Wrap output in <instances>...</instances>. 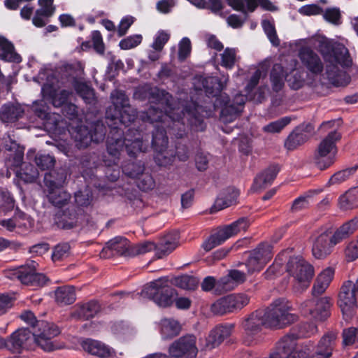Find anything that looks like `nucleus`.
<instances>
[{
    "mask_svg": "<svg viewBox=\"0 0 358 358\" xmlns=\"http://www.w3.org/2000/svg\"><path fill=\"white\" fill-rule=\"evenodd\" d=\"M148 98L150 103L158 106H150L143 117L144 120L154 123L171 120L173 126L169 125V127L173 131L176 127L178 129V132L173 131L177 137H182L185 134L184 119L187 120L193 130L202 131L205 129L206 125L200 115L201 106L192 103L182 109L174 107L173 96L158 87L150 88L148 92Z\"/></svg>",
    "mask_w": 358,
    "mask_h": 358,
    "instance_id": "nucleus-1",
    "label": "nucleus"
},
{
    "mask_svg": "<svg viewBox=\"0 0 358 358\" xmlns=\"http://www.w3.org/2000/svg\"><path fill=\"white\" fill-rule=\"evenodd\" d=\"M358 229V217H355L343 223L332 236L324 232L319 235L313 242L312 247L313 255L319 259H324L329 255L334 247L348 238Z\"/></svg>",
    "mask_w": 358,
    "mask_h": 358,
    "instance_id": "nucleus-2",
    "label": "nucleus"
},
{
    "mask_svg": "<svg viewBox=\"0 0 358 358\" xmlns=\"http://www.w3.org/2000/svg\"><path fill=\"white\" fill-rule=\"evenodd\" d=\"M260 310L264 314L266 328L282 329L297 320L296 315L289 313L292 306L285 298H278L266 308H260Z\"/></svg>",
    "mask_w": 358,
    "mask_h": 358,
    "instance_id": "nucleus-3",
    "label": "nucleus"
},
{
    "mask_svg": "<svg viewBox=\"0 0 358 358\" xmlns=\"http://www.w3.org/2000/svg\"><path fill=\"white\" fill-rule=\"evenodd\" d=\"M155 122L157 123V124H156L155 129L152 131V146L156 152L155 161L159 166H166L173 162L174 155L172 150H167L169 139L166 136V131L165 130L163 124L166 122L169 123L167 127L169 132L171 131L176 138L177 136L173 134V130L171 129V127H169V125L171 127L173 126L172 121L171 120H169L168 121ZM174 132H178V129L177 127L175 129ZM185 135V134L182 136V138ZM178 138H181V137H178Z\"/></svg>",
    "mask_w": 358,
    "mask_h": 358,
    "instance_id": "nucleus-4",
    "label": "nucleus"
},
{
    "mask_svg": "<svg viewBox=\"0 0 358 358\" xmlns=\"http://www.w3.org/2000/svg\"><path fill=\"white\" fill-rule=\"evenodd\" d=\"M286 271L293 278V289L296 292L306 290L314 276V267L301 256L291 257L286 264Z\"/></svg>",
    "mask_w": 358,
    "mask_h": 358,
    "instance_id": "nucleus-5",
    "label": "nucleus"
},
{
    "mask_svg": "<svg viewBox=\"0 0 358 358\" xmlns=\"http://www.w3.org/2000/svg\"><path fill=\"white\" fill-rule=\"evenodd\" d=\"M176 291L171 287L167 277L155 280L144 286L141 292L143 297L152 300L160 307L166 308L173 303Z\"/></svg>",
    "mask_w": 358,
    "mask_h": 358,
    "instance_id": "nucleus-6",
    "label": "nucleus"
},
{
    "mask_svg": "<svg viewBox=\"0 0 358 358\" xmlns=\"http://www.w3.org/2000/svg\"><path fill=\"white\" fill-rule=\"evenodd\" d=\"M61 333L59 327L52 322L45 320L37 322L31 332L34 342L44 352H50L62 348V345L53 338Z\"/></svg>",
    "mask_w": 358,
    "mask_h": 358,
    "instance_id": "nucleus-7",
    "label": "nucleus"
},
{
    "mask_svg": "<svg viewBox=\"0 0 358 358\" xmlns=\"http://www.w3.org/2000/svg\"><path fill=\"white\" fill-rule=\"evenodd\" d=\"M341 136L340 132L334 129L318 145L314 160L320 170L326 169L334 163L337 153L336 143L341 139Z\"/></svg>",
    "mask_w": 358,
    "mask_h": 358,
    "instance_id": "nucleus-8",
    "label": "nucleus"
},
{
    "mask_svg": "<svg viewBox=\"0 0 358 358\" xmlns=\"http://www.w3.org/2000/svg\"><path fill=\"white\" fill-rule=\"evenodd\" d=\"M38 266L35 261H29L24 265L10 270L8 273L11 278L18 280L24 285L41 287L49 280L44 274L37 272Z\"/></svg>",
    "mask_w": 358,
    "mask_h": 358,
    "instance_id": "nucleus-9",
    "label": "nucleus"
},
{
    "mask_svg": "<svg viewBox=\"0 0 358 358\" xmlns=\"http://www.w3.org/2000/svg\"><path fill=\"white\" fill-rule=\"evenodd\" d=\"M333 299L330 296H313L301 305L302 313L307 317L324 321L330 316Z\"/></svg>",
    "mask_w": 358,
    "mask_h": 358,
    "instance_id": "nucleus-10",
    "label": "nucleus"
},
{
    "mask_svg": "<svg viewBox=\"0 0 358 358\" xmlns=\"http://www.w3.org/2000/svg\"><path fill=\"white\" fill-rule=\"evenodd\" d=\"M357 300L358 278L355 283L351 280L345 282L341 288L338 304L346 320H350L354 314Z\"/></svg>",
    "mask_w": 358,
    "mask_h": 358,
    "instance_id": "nucleus-11",
    "label": "nucleus"
},
{
    "mask_svg": "<svg viewBox=\"0 0 358 358\" xmlns=\"http://www.w3.org/2000/svg\"><path fill=\"white\" fill-rule=\"evenodd\" d=\"M196 337L192 334L184 335L174 341L168 352L173 358H195L198 354Z\"/></svg>",
    "mask_w": 358,
    "mask_h": 358,
    "instance_id": "nucleus-12",
    "label": "nucleus"
},
{
    "mask_svg": "<svg viewBox=\"0 0 358 358\" xmlns=\"http://www.w3.org/2000/svg\"><path fill=\"white\" fill-rule=\"evenodd\" d=\"M264 313L258 309L243 319L241 327L243 329V341L246 345H251L255 341L256 336L266 327Z\"/></svg>",
    "mask_w": 358,
    "mask_h": 358,
    "instance_id": "nucleus-13",
    "label": "nucleus"
},
{
    "mask_svg": "<svg viewBox=\"0 0 358 358\" xmlns=\"http://www.w3.org/2000/svg\"><path fill=\"white\" fill-rule=\"evenodd\" d=\"M249 301V297L245 294H229L213 303L211 310L215 315H223L243 308Z\"/></svg>",
    "mask_w": 358,
    "mask_h": 358,
    "instance_id": "nucleus-14",
    "label": "nucleus"
},
{
    "mask_svg": "<svg viewBox=\"0 0 358 358\" xmlns=\"http://www.w3.org/2000/svg\"><path fill=\"white\" fill-rule=\"evenodd\" d=\"M314 131L310 123H303L296 127L287 137L284 146L287 150H296L307 142Z\"/></svg>",
    "mask_w": 358,
    "mask_h": 358,
    "instance_id": "nucleus-15",
    "label": "nucleus"
},
{
    "mask_svg": "<svg viewBox=\"0 0 358 358\" xmlns=\"http://www.w3.org/2000/svg\"><path fill=\"white\" fill-rule=\"evenodd\" d=\"M82 216V210L78 207L72 206L57 213L55 215L54 222L59 229H71L81 224Z\"/></svg>",
    "mask_w": 358,
    "mask_h": 358,
    "instance_id": "nucleus-16",
    "label": "nucleus"
},
{
    "mask_svg": "<svg viewBox=\"0 0 358 358\" xmlns=\"http://www.w3.org/2000/svg\"><path fill=\"white\" fill-rule=\"evenodd\" d=\"M136 117V111L131 106L121 110L108 108L106 113V123L110 129H113L115 126L120 128V125H124L127 127L129 124L135 120Z\"/></svg>",
    "mask_w": 358,
    "mask_h": 358,
    "instance_id": "nucleus-17",
    "label": "nucleus"
},
{
    "mask_svg": "<svg viewBox=\"0 0 358 358\" xmlns=\"http://www.w3.org/2000/svg\"><path fill=\"white\" fill-rule=\"evenodd\" d=\"M7 350L12 353H21L31 346L34 338L29 329H19L8 338Z\"/></svg>",
    "mask_w": 358,
    "mask_h": 358,
    "instance_id": "nucleus-18",
    "label": "nucleus"
},
{
    "mask_svg": "<svg viewBox=\"0 0 358 358\" xmlns=\"http://www.w3.org/2000/svg\"><path fill=\"white\" fill-rule=\"evenodd\" d=\"M124 131L117 126L110 129L107 138V152L113 158V163L116 164L125 148V138H123Z\"/></svg>",
    "mask_w": 358,
    "mask_h": 358,
    "instance_id": "nucleus-19",
    "label": "nucleus"
},
{
    "mask_svg": "<svg viewBox=\"0 0 358 358\" xmlns=\"http://www.w3.org/2000/svg\"><path fill=\"white\" fill-rule=\"evenodd\" d=\"M299 57L302 65L313 76L320 75L324 70V64L320 57L313 50L303 48L300 50Z\"/></svg>",
    "mask_w": 358,
    "mask_h": 358,
    "instance_id": "nucleus-20",
    "label": "nucleus"
},
{
    "mask_svg": "<svg viewBox=\"0 0 358 358\" xmlns=\"http://www.w3.org/2000/svg\"><path fill=\"white\" fill-rule=\"evenodd\" d=\"M338 333L329 331L324 334L315 347L311 358H329L336 345Z\"/></svg>",
    "mask_w": 358,
    "mask_h": 358,
    "instance_id": "nucleus-21",
    "label": "nucleus"
},
{
    "mask_svg": "<svg viewBox=\"0 0 358 358\" xmlns=\"http://www.w3.org/2000/svg\"><path fill=\"white\" fill-rule=\"evenodd\" d=\"M299 336H309V335L301 334L296 336L294 334H287L282 337L276 343L275 349L270 355L271 358H289L296 345Z\"/></svg>",
    "mask_w": 358,
    "mask_h": 358,
    "instance_id": "nucleus-22",
    "label": "nucleus"
},
{
    "mask_svg": "<svg viewBox=\"0 0 358 358\" xmlns=\"http://www.w3.org/2000/svg\"><path fill=\"white\" fill-rule=\"evenodd\" d=\"M235 325L234 324H222L213 329L206 338V348L213 349L218 347L226 338H229Z\"/></svg>",
    "mask_w": 358,
    "mask_h": 358,
    "instance_id": "nucleus-23",
    "label": "nucleus"
},
{
    "mask_svg": "<svg viewBox=\"0 0 358 358\" xmlns=\"http://www.w3.org/2000/svg\"><path fill=\"white\" fill-rule=\"evenodd\" d=\"M226 1L234 10L242 12H245L246 10L252 12L258 6L270 11L277 10V7L269 0H226Z\"/></svg>",
    "mask_w": 358,
    "mask_h": 358,
    "instance_id": "nucleus-24",
    "label": "nucleus"
},
{
    "mask_svg": "<svg viewBox=\"0 0 358 358\" xmlns=\"http://www.w3.org/2000/svg\"><path fill=\"white\" fill-rule=\"evenodd\" d=\"M215 107H221V117L224 121H232L240 115L242 110L240 107L231 102L229 96L227 94H220L216 98L215 103Z\"/></svg>",
    "mask_w": 358,
    "mask_h": 358,
    "instance_id": "nucleus-25",
    "label": "nucleus"
},
{
    "mask_svg": "<svg viewBox=\"0 0 358 358\" xmlns=\"http://www.w3.org/2000/svg\"><path fill=\"white\" fill-rule=\"evenodd\" d=\"M108 251L111 252V255L131 257V246L126 238L117 236L107 242L106 246L101 251V255L105 256L104 253L107 255Z\"/></svg>",
    "mask_w": 358,
    "mask_h": 358,
    "instance_id": "nucleus-26",
    "label": "nucleus"
},
{
    "mask_svg": "<svg viewBox=\"0 0 358 358\" xmlns=\"http://www.w3.org/2000/svg\"><path fill=\"white\" fill-rule=\"evenodd\" d=\"M338 64L333 62L332 59L326 62L325 75L330 84L336 87L345 86L348 83L345 72L340 69Z\"/></svg>",
    "mask_w": 358,
    "mask_h": 358,
    "instance_id": "nucleus-27",
    "label": "nucleus"
},
{
    "mask_svg": "<svg viewBox=\"0 0 358 358\" xmlns=\"http://www.w3.org/2000/svg\"><path fill=\"white\" fill-rule=\"evenodd\" d=\"M238 196L239 191L237 189L234 187L227 188L217 198L214 205L210 209V213H214L236 203Z\"/></svg>",
    "mask_w": 358,
    "mask_h": 358,
    "instance_id": "nucleus-28",
    "label": "nucleus"
},
{
    "mask_svg": "<svg viewBox=\"0 0 358 358\" xmlns=\"http://www.w3.org/2000/svg\"><path fill=\"white\" fill-rule=\"evenodd\" d=\"M81 346L88 353L101 358L108 357L112 353L111 349L108 346L101 341L92 338L83 340L81 343Z\"/></svg>",
    "mask_w": 358,
    "mask_h": 358,
    "instance_id": "nucleus-29",
    "label": "nucleus"
},
{
    "mask_svg": "<svg viewBox=\"0 0 358 358\" xmlns=\"http://www.w3.org/2000/svg\"><path fill=\"white\" fill-rule=\"evenodd\" d=\"M279 170L280 169L278 165L268 166L262 173L256 176L252 189L254 191H257L260 189L266 188L268 185H271L276 178Z\"/></svg>",
    "mask_w": 358,
    "mask_h": 358,
    "instance_id": "nucleus-30",
    "label": "nucleus"
},
{
    "mask_svg": "<svg viewBox=\"0 0 358 358\" xmlns=\"http://www.w3.org/2000/svg\"><path fill=\"white\" fill-rule=\"evenodd\" d=\"M179 234L176 232L167 234L156 246V255L161 259L168 255L178 245Z\"/></svg>",
    "mask_w": 358,
    "mask_h": 358,
    "instance_id": "nucleus-31",
    "label": "nucleus"
},
{
    "mask_svg": "<svg viewBox=\"0 0 358 358\" xmlns=\"http://www.w3.org/2000/svg\"><path fill=\"white\" fill-rule=\"evenodd\" d=\"M47 198L48 201L54 206L62 208L69 203L71 196L62 187H57L47 188Z\"/></svg>",
    "mask_w": 358,
    "mask_h": 358,
    "instance_id": "nucleus-32",
    "label": "nucleus"
},
{
    "mask_svg": "<svg viewBox=\"0 0 358 358\" xmlns=\"http://www.w3.org/2000/svg\"><path fill=\"white\" fill-rule=\"evenodd\" d=\"M129 133L127 134L125 137V150L130 157H135L137 153L144 152L147 149V146L144 145L141 134L137 130L136 134H134V139L130 138V134L133 132L131 129H128Z\"/></svg>",
    "mask_w": 358,
    "mask_h": 358,
    "instance_id": "nucleus-33",
    "label": "nucleus"
},
{
    "mask_svg": "<svg viewBox=\"0 0 358 358\" xmlns=\"http://www.w3.org/2000/svg\"><path fill=\"white\" fill-rule=\"evenodd\" d=\"M160 332L164 340L177 336L181 331L180 324L172 318H164L160 321Z\"/></svg>",
    "mask_w": 358,
    "mask_h": 358,
    "instance_id": "nucleus-34",
    "label": "nucleus"
},
{
    "mask_svg": "<svg viewBox=\"0 0 358 358\" xmlns=\"http://www.w3.org/2000/svg\"><path fill=\"white\" fill-rule=\"evenodd\" d=\"M101 310V305L96 301H90L78 307L73 316L78 319L87 320L94 317Z\"/></svg>",
    "mask_w": 358,
    "mask_h": 358,
    "instance_id": "nucleus-35",
    "label": "nucleus"
},
{
    "mask_svg": "<svg viewBox=\"0 0 358 358\" xmlns=\"http://www.w3.org/2000/svg\"><path fill=\"white\" fill-rule=\"evenodd\" d=\"M24 110L20 105L6 103L0 110V118L4 122H13L20 118Z\"/></svg>",
    "mask_w": 358,
    "mask_h": 358,
    "instance_id": "nucleus-36",
    "label": "nucleus"
},
{
    "mask_svg": "<svg viewBox=\"0 0 358 358\" xmlns=\"http://www.w3.org/2000/svg\"><path fill=\"white\" fill-rule=\"evenodd\" d=\"M0 59L7 62L19 63L22 58L15 51L12 43L0 35Z\"/></svg>",
    "mask_w": 358,
    "mask_h": 358,
    "instance_id": "nucleus-37",
    "label": "nucleus"
},
{
    "mask_svg": "<svg viewBox=\"0 0 358 358\" xmlns=\"http://www.w3.org/2000/svg\"><path fill=\"white\" fill-rule=\"evenodd\" d=\"M331 57L333 62L340 64L342 67L348 68L352 65V59L348 49L341 43L336 44Z\"/></svg>",
    "mask_w": 358,
    "mask_h": 358,
    "instance_id": "nucleus-38",
    "label": "nucleus"
},
{
    "mask_svg": "<svg viewBox=\"0 0 358 358\" xmlns=\"http://www.w3.org/2000/svg\"><path fill=\"white\" fill-rule=\"evenodd\" d=\"M201 84L206 94L210 96L218 97L224 89L222 81L217 77L210 76L203 78Z\"/></svg>",
    "mask_w": 358,
    "mask_h": 358,
    "instance_id": "nucleus-39",
    "label": "nucleus"
},
{
    "mask_svg": "<svg viewBox=\"0 0 358 358\" xmlns=\"http://www.w3.org/2000/svg\"><path fill=\"white\" fill-rule=\"evenodd\" d=\"M76 93L83 99L86 104L94 106L96 103L94 90L86 83L75 81L73 84Z\"/></svg>",
    "mask_w": 358,
    "mask_h": 358,
    "instance_id": "nucleus-40",
    "label": "nucleus"
},
{
    "mask_svg": "<svg viewBox=\"0 0 358 358\" xmlns=\"http://www.w3.org/2000/svg\"><path fill=\"white\" fill-rule=\"evenodd\" d=\"M249 227L248 220L245 217H241L231 224L225 226L222 229H220L222 235L224 238L225 241L235 236L241 231H246Z\"/></svg>",
    "mask_w": 358,
    "mask_h": 358,
    "instance_id": "nucleus-41",
    "label": "nucleus"
},
{
    "mask_svg": "<svg viewBox=\"0 0 358 358\" xmlns=\"http://www.w3.org/2000/svg\"><path fill=\"white\" fill-rule=\"evenodd\" d=\"M55 295L57 303L62 306L72 304L76 299L74 287L69 285L58 287Z\"/></svg>",
    "mask_w": 358,
    "mask_h": 358,
    "instance_id": "nucleus-42",
    "label": "nucleus"
},
{
    "mask_svg": "<svg viewBox=\"0 0 358 358\" xmlns=\"http://www.w3.org/2000/svg\"><path fill=\"white\" fill-rule=\"evenodd\" d=\"M72 136L76 141V145L79 149L87 148L92 141L91 131L86 126L77 127Z\"/></svg>",
    "mask_w": 358,
    "mask_h": 358,
    "instance_id": "nucleus-43",
    "label": "nucleus"
},
{
    "mask_svg": "<svg viewBox=\"0 0 358 358\" xmlns=\"http://www.w3.org/2000/svg\"><path fill=\"white\" fill-rule=\"evenodd\" d=\"M340 208L344 210L358 207V186L351 188L339 198Z\"/></svg>",
    "mask_w": 358,
    "mask_h": 358,
    "instance_id": "nucleus-44",
    "label": "nucleus"
},
{
    "mask_svg": "<svg viewBox=\"0 0 358 358\" xmlns=\"http://www.w3.org/2000/svg\"><path fill=\"white\" fill-rule=\"evenodd\" d=\"M285 78L284 68L280 64H275L270 73V80L273 91L278 92L282 89L285 85Z\"/></svg>",
    "mask_w": 358,
    "mask_h": 358,
    "instance_id": "nucleus-45",
    "label": "nucleus"
},
{
    "mask_svg": "<svg viewBox=\"0 0 358 358\" xmlns=\"http://www.w3.org/2000/svg\"><path fill=\"white\" fill-rule=\"evenodd\" d=\"M66 178L64 170H53L46 173L44 176V183L47 188L62 187Z\"/></svg>",
    "mask_w": 358,
    "mask_h": 358,
    "instance_id": "nucleus-46",
    "label": "nucleus"
},
{
    "mask_svg": "<svg viewBox=\"0 0 358 358\" xmlns=\"http://www.w3.org/2000/svg\"><path fill=\"white\" fill-rule=\"evenodd\" d=\"M171 285L180 287L183 289H194L198 285V280L196 278L187 275H183L173 278L169 280Z\"/></svg>",
    "mask_w": 358,
    "mask_h": 358,
    "instance_id": "nucleus-47",
    "label": "nucleus"
},
{
    "mask_svg": "<svg viewBox=\"0 0 358 358\" xmlns=\"http://www.w3.org/2000/svg\"><path fill=\"white\" fill-rule=\"evenodd\" d=\"M17 176L26 183H31L37 179L38 171L33 164L24 163L22 168L17 172Z\"/></svg>",
    "mask_w": 358,
    "mask_h": 358,
    "instance_id": "nucleus-48",
    "label": "nucleus"
},
{
    "mask_svg": "<svg viewBox=\"0 0 358 358\" xmlns=\"http://www.w3.org/2000/svg\"><path fill=\"white\" fill-rule=\"evenodd\" d=\"M253 255L257 257L265 265L273 258V246L268 243H261L251 251Z\"/></svg>",
    "mask_w": 358,
    "mask_h": 358,
    "instance_id": "nucleus-49",
    "label": "nucleus"
},
{
    "mask_svg": "<svg viewBox=\"0 0 358 358\" xmlns=\"http://www.w3.org/2000/svg\"><path fill=\"white\" fill-rule=\"evenodd\" d=\"M145 171L141 162H128L122 166V172L128 177L136 180Z\"/></svg>",
    "mask_w": 358,
    "mask_h": 358,
    "instance_id": "nucleus-50",
    "label": "nucleus"
},
{
    "mask_svg": "<svg viewBox=\"0 0 358 358\" xmlns=\"http://www.w3.org/2000/svg\"><path fill=\"white\" fill-rule=\"evenodd\" d=\"M113 106L108 108H115V110H121L122 108L130 106L129 100L125 93L122 91L115 90L110 94Z\"/></svg>",
    "mask_w": 358,
    "mask_h": 358,
    "instance_id": "nucleus-51",
    "label": "nucleus"
},
{
    "mask_svg": "<svg viewBox=\"0 0 358 358\" xmlns=\"http://www.w3.org/2000/svg\"><path fill=\"white\" fill-rule=\"evenodd\" d=\"M262 26L271 43L274 47L279 46L280 41L277 35L274 22L269 20H263Z\"/></svg>",
    "mask_w": 358,
    "mask_h": 358,
    "instance_id": "nucleus-52",
    "label": "nucleus"
},
{
    "mask_svg": "<svg viewBox=\"0 0 358 358\" xmlns=\"http://www.w3.org/2000/svg\"><path fill=\"white\" fill-rule=\"evenodd\" d=\"M305 71L302 70L292 71L287 79L288 85L294 90L301 89L305 84Z\"/></svg>",
    "mask_w": 358,
    "mask_h": 358,
    "instance_id": "nucleus-53",
    "label": "nucleus"
},
{
    "mask_svg": "<svg viewBox=\"0 0 358 358\" xmlns=\"http://www.w3.org/2000/svg\"><path fill=\"white\" fill-rule=\"evenodd\" d=\"M17 227L23 231L31 229L34 225V220L22 211L17 210L15 213Z\"/></svg>",
    "mask_w": 358,
    "mask_h": 358,
    "instance_id": "nucleus-54",
    "label": "nucleus"
},
{
    "mask_svg": "<svg viewBox=\"0 0 358 358\" xmlns=\"http://www.w3.org/2000/svg\"><path fill=\"white\" fill-rule=\"evenodd\" d=\"M341 336L343 347L351 346L358 343V327L343 329Z\"/></svg>",
    "mask_w": 358,
    "mask_h": 358,
    "instance_id": "nucleus-55",
    "label": "nucleus"
},
{
    "mask_svg": "<svg viewBox=\"0 0 358 358\" xmlns=\"http://www.w3.org/2000/svg\"><path fill=\"white\" fill-rule=\"evenodd\" d=\"M236 53L237 51L235 48H227L220 54V65L227 69H231L236 62Z\"/></svg>",
    "mask_w": 358,
    "mask_h": 358,
    "instance_id": "nucleus-56",
    "label": "nucleus"
},
{
    "mask_svg": "<svg viewBox=\"0 0 358 358\" xmlns=\"http://www.w3.org/2000/svg\"><path fill=\"white\" fill-rule=\"evenodd\" d=\"M358 166H355L335 173L329 179V184H340L352 176L357 170Z\"/></svg>",
    "mask_w": 358,
    "mask_h": 358,
    "instance_id": "nucleus-57",
    "label": "nucleus"
},
{
    "mask_svg": "<svg viewBox=\"0 0 358 358\" xmlns=\"http://www.w3.org/2000/svg\"><path fill=\"white\" fill-rule=\"evenodd\" d=\"M63 69L73 79L80 78L84 75V66L79 61L66 64L63 66Z\"/></svg>",
    "mask_w": 358,
    "mask_h": 358,
    "instance_id": "nucleus-58",
    "label": "nucleus"
},
{
    "mask_svg": "<svg viewBox=\"0 0 358 358\" xmlns=\"http://www.w3.org/2000/svg\"><path fill=\"white\" fill-rule=\"evenodd\" d=\"M137 187L142 191H148L154 189L155 181L149 172L145 171L136 180Z\"/></svg>",
    "mask_w": 358,
    "mask_h": 358,
    "instance_id": "nucleus-59",
    "label": "nucleus"
},
{
    "mask_svg": "<svg viewBox=\"0 0 358 358\" xmlns=\"http://www.w3.org/2000/svg\"><path fill=\"white\" fill-rule=\"evenodd\" d=\"M91 131V136L92 137V141L98 143L99 142H101L104 140L106 133V129L104 124L100 122L96 121L94 122L92 125L90 129H89Z\"/></svg>",
    "mask_w": 358,
    "mask_h": 358,
    "instance_id": "nucleus-60",
    "label": "nucleus"
},
{
    "mask_svg": "<svg viewBox=\"0 0 358 358\" xmlns=\"http://www.w3.org/2000/svg\"><path fill=\"white\" fill-rule=\"evenodd\" d=\"M291 120L290 117H283L276 121L270 122L264 126L263 129L266 132L279 133L290 123Z\"/></svg>",
    "mask_w": 358,
    "mask_h": 358,
    "instance_id": "nucleus-61",
    "label": "nucleus"
},
{
    "mask_svg": "<svg viewBox=\"0 0 358 358\" xmlns=\"http://www.w3.org/2000/svg\"><path fill=\"white\" fill-rule=\"evenodd\" d=\"M322 14L324 19L328 22L334 25H339L341 24V13L338 8H328L323 11V13Z\"/></svg>",
    "mask_w": 358,
    "mask_h": 358,
    "instance_id": "nucleus-62",
    "label": "nucleus"
},
{
    "mask_svg": "<svg viewBox=\"0 0 358 358\" xmlns=\"http://www.w3.org/2000/svg\"><path fill=\"white\" fill-rule=\"evenodd\" d=\"M225 241L224 238L222 235L220 230L216 233L211 235L206 241L202 244V248L206 252H209L216 246L221 245Z\"/></svg>",
    "mask_w": 358,
    "mask_h": 358,
    "instance_id": "nucleus-63",
    "label": "nucleus"
},
{
    "mask_svg": "<svg viewBox=\"0 0 358 358\" xmlns=\"http://www.w3.org/2000/svg\"><path fill=\"white\" fill-rule=\"evenodd\" d=\"M37 166L41 170H48L52 168L55 164V159L50 155L38 154L34 158Z\"/></svg>",
    "mask_w": 358,
    "mask_h": 358,
    "instance_id": "nucleus-64",
    "label": "nucleus"
}]
</instances>
